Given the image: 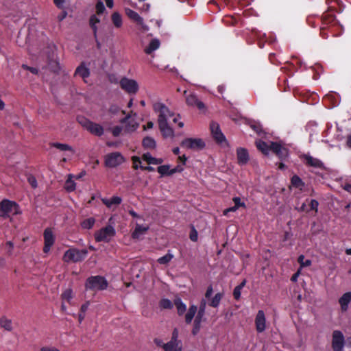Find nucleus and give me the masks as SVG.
Masks as SVG:
<instances>
[{
    "mask_svg": "<svg viewBox=\"0 0 351 351\" xmlns=\"http://www.w3.org/2000/svg\"><path fill=\"white\" fill-rule=\"evenodd\" d=\"M108 285V281L101 276H92L88 277L85 282L86 290L103 291L107 289Z\"/></svg>",
    "mask_w": 351,
    "mask_h": 351,
    "instance_id": "f257e3e1",
    "label": "nucleus"
},
{
    "mask_svg": "<svg viewBox=\"0 0 351 351\" xmlns=\"http://www.w3.org/2000/svg\"><path fill=\"white\" fill-rule=\"evenodd\" d=\"M19 213V206L14 202L7 199L0 202V217L6 219L10 214L17 215Z\"/></svg>",
    "mask_w": 351,
    "mask_h": 351,
    "instance_id": "f03ea898",
    "label": "nucleus"
},
{
    "mask_svg": "<svg viewBox=\"0 0 351 351\" xmlns=\"http://www.w3.org/2000/svg\"><path fill=\"white\" fill-rule=\"evenodd\" d=\"M87 254L88 250L86 249L70 248L65 252L63 259L65 262L72 261L77 263L84 260Z\"/></svg>",
    "mask_w": 351,
    "mask_h": 351,
    "instance_id": "7ed1b4c3",
    "label": "nucleus"
},
{
    "mask_svg": "<svg viewBox=\"0 0 351 351\" xmlns=\"http://www.w3.org/2000/svg\"><path fill=\"white\" fill-rule=\"evenodd\" d=\"M155 112L158 114V123H167L169 117L174 116V113L171 112L169 109L162 103L157 102L153 106Z\"/></svg>",
    "mask_w": 351,
    "mask_h": 351,
    "instance_id": "20e7f679",
    "label": "nucleus"
},
{
    "mask_svg": "<svg viewBox=\"0 0 351 351\" xmlns=\"http://www.w3.org/2000/svg\"><path fill=\"white\" fill-rule=\"evenodd\" d=\"M116 234L115 229L110 225L102 228L95 234V239L97 242H109L110 239Z\"/></svg>",
    "mask_w": 351,
    "mask_h": 351,
    "instance_id": "39448f33",
    "label": "nucleus"
},
{
    "mask_svg": "<svg viewBox=\"0 0 351 351\" xmlns=\"http://www.w3.org/2000/svg\"><path fill=\"white\" fill-rule=\"evenodd\" d=\"M345 338L341 331L335 330L332 332L331 346L332 351H343Z\"/></svg>",
    "mask_w": 351,
    "mask_h": 351,
    "instance_id": "423d86ee",
    "label": "nucleus"
},
{
    "mask_svg": "<svg viewBox=\"0 0 351 351\" xmlns=\"http://www.w3.org/2000/svg\"><path fill=\"white\" fill-rule=\"evenodd\" d=\"M119 84L121 88L128 94H136L138 91V84L134 80L123 77Z\"/></svg>",
    "mask_w": 351,
    "mask_h": 351,
    "instance_id": "0eeeda50",
    "label": "nucleus"
},
{
    "mask_svg": "<svg viewBox=\"0 0 351 351\" xmlns=\"http://www.w3.org/2000/svg\"><path fill=\"white\" fill-rule=\"evenodd\" d=\"M180 145L193 150H202L205 147V143L201 138H186L181 142Z\"/></svg>",
    "mask_w": 351,
    "mask_h": 351,
    "instance_id": "6e6552de",
    "label": "nucleus"
},
{
    "mask_svg": "<svg viewBox=\"0 0 351 351\" xmlns=\"http://www.w3.org/2000/svg\"><path fill=\"white\" fill-rule=\"evenodd\" d=\"M125 161L123 156L119 152H112L106 156L105 165L108 167H116Z\"/></svg>",
    "mask_w": 351,
    "mask_h": 351,
    "instance_id": "1a4fd4ad",
    "label": "nucleus"
},
{
    "mask_svg": "<svg viewBox=\"0 0 351 351\" xmlns=\"http://www.w3.org/2000/svg\"><path fill=\"white\" fill-rule=\"evenodd\" d=\"M300 159L304 164L308 167H314L316 169H324V162L317 158H314L309 154H304L300 156Z\"/></svg>",
    "mask_w": 351,
    "mask_h": 351,
    "instance_id": "9d476101",
    "label": "nucleus"
},
{
    "mask_svg": "<svg viewBox=\"0 0 351 351\" xmlns=\"http://www.w3.org/2000/svg\"><path fill=\"white\" fill-rule=\"evenodd\" d=\"M271 151L281 160H285L289 156V150L278 142L270 143Z\"/></svg>",
    "mask_w": 351,
    "mask_h": 351,
    "instance_id": "9b49d317",
    "label": "nucleus"
},
{
    "mask_svg": "<svg viewBox=\"0 0 351 351\" xmlns=\"http://www.w3.org/2000/svg\"><path fill=\"white\" fill-rule=\"evenodd\" d=\"M210 128L213 138L217 143H222L226 142V139L224 134L221 132L219 125L216 122H211Z\"/></svg>",
    "mask_w": 351,
    "mask_h": 351,
    "instance_id": "f8f14e48",
    "label": "nucleus"
},
{
    "mask_svg": "<svg viewBox=\"0 0 351 351\" xmlns=\"http://www.w3.org/2000/svg\"><path fill=\"white\" fill-rule=\"evenodd\" d=\"M178 330L177 328H175L172 332V336L171 340L165 343L162 346L165 351H171L176 348L182 347L181 342L178 339Z\"/></svg>",
    "mask_w": 351,
    "mask_h": 351,
    "instance_id": "ddd939ff",
    "label": "nucleus"
},
{
    "mask_svg": "<svg viewBox=\"0 0 351 351\" xmlns=\"http://www.w3.org/2000/svg\"><path fill=\"white\" fill-rule=\"evenodd\" d=\"M255 326L258 332H263L266 328V318L263 310H259L256 315Z\"/></svg>",
    "mask_w": 351,
    "mask_h": 351,
    "instance_id": "4468645a",
    "label": "nucleus"
},
{
    "mask_svg": "<svg viewBox=\"0 0 351 351\" xmlns=\"http://www.w3.org/2000/svg\"><path fill=\"white\" fill-rule=\"evenodd\" d=\"M237 163L242 166L246 165L249 160L250 156L248 151L245 148L239 147L237 149Z\"/></svg>",
    "mask_w": 351,
    "mask_h": 351,
    "instance_id": "2eb2a0df",
    "label": "nucleus"
},
{
    "mask_svg": "<svg viewBox=\"0 0 351 351\" xmlns=\"http://www.w3.org/2000/svg\"><path fill=\"white\" fill-rule=\"evenodd\" d=\"M186 102L189 106H196L199 110L205 108L204 104L199 101L195 94H190L186 96Z\"/></svg>",
    "mask_w": 351,
    "mask_h": 351,
    "instance_id": "dca6fc26",
    "label": "nucleus"
},
{
    "mask_svg": "<svg viewBox=\"0 0 351 351\" xmlns=\"http://www.w3.org/2000/svg\"><path fill=\"white\" fill-rule=\"evenodd\" d=\"M158 127L163 138H167L174 136L173 130L169 125L168 122L159 123Z\"/></svg>",
    "mask_w": 351,
    "mask_h": 351,
    "instance_id": "f3484780",
    "label": "nucleus"
},
{
    "mask_svg": "<svg viewBox=\"0 0 351 351\" xmlns=\"http://www.w3.org/2000/svg\"><path fill=\"white\" fill-rule=\"evenodd\" d=\"M351 302V292L348 291L343 294V295L339 299V303L341 306V310L342 312L347 311L348 308V304Z\"/></svg>",
    "mask_w": 351,
    "mask_h": 351,
    "instance_id": "a211bd4d",
    "label": "nucleus"
},
{
    "mask_svg": "<svg viewBox=\"0 0 351 351\" xmlns=\"http://www.w3.org/2000/svg\"><path fill=\"white\" fill-rule=\"evenodd\" d=\"M74 75L80 76L84 81H85V80L90 75V70L86 66L84 62H82L76 68Z\"/></svg>",
    "mask_w": 351,
    "mask_h": 351,
    "instance_id": "6ab92c4d",
    "label": "nucleus"
},
{
    "mask_svg": "<svg viewBox=\"0 0 351 351\" xmlns=\"http://www.w3.org/2000/svg\"><path fill=\"white\" fill-rule=\"evenodd\" d=\"M101 202L108 208H111L112 206H119L122 202V198L119 196H113L110 199L101 198Z\"/></svg>",
    "mask_w": 351,
    "mask_h": 351,
    "instance_id": "aec40b11",
    "label": "nucleus"
},
{
    "mask_svg": "<svg viewBox=\"0 0 351 351\" xmlns=\"http://www.w3.org/2000/svg\"><path fill=\"white\" fill-rule=\"evenodd\" d=\"M87 130L92 134L97 136H101L104 134V129L99 123L93 122L91 125L88 127Z\"/></svg>",
    "mask_w": 351,
    "mask_h": 351,
    "instance_id": "412c9836",
    "label": "nucleus"
},
{
    "mask_svg": "<svg viewBox=\"0 0 351 351\" xmlns=\"http://www.w3.org/2000/svg\"><path fill=\"white\" fill-rule=\"evenodd\" d=\"M125 14L131 20L136 23L138 25H143V19L135 11L130 8L125 9Z\"/></svg>",
    "mask_w": 351,
    "mask_h": 351,
    "instance_id": "4be33fe9",
    "label": "nucleus"
},
{
    "mask_svg": "<svg viewBox=\"0 0 351 351\" xmlns=\"http://www.w3.org/2000/svg\"><path fill=\"white\" fill-rule=\"evenodd\" d=\"M324 101H328L330 103L328 108H333L339 105L340 99L339 95L335 93L328 94L324 96Z\"/></svg>",
    "mask_w": 351,
    "mask_h": 351,
    "instance_id": "5701e85b",
    "label": "nucleus"
},
{
    "mask_svg": "<svg viewBox=\"0 0 351 351\" xmlns=\"http://www.w3.org/2000/svg\"><path fill=\"white\" fill-rule=\"evenodd\" d=\"M255 145L258 150L265 156H267L269 151H271L270 145H268L266 142L262 140H256Z\"/></svg>",
    "mask_w": 351,
    "mask_h": 351,
    "instance_id": "b1692460",
    "label": "nucleus"
},
{
    "mask_svg": "<svg viewBox=\"0 0 351 351\" xmlns=\"http://www.w3.org/2000/svg\"><path fill=\"white\" fill-rule=\"evenodd\" d=\"M160 45V40L158 38H153L151 40L148 46L144 49V51L146 54H151L153 51L158 49Z\"/></svg>",
    "mask_w": 351,
    "mask_h": 351,
    "instance_id": "393cba45",
    "label": "nucleus"
},
{
    "mask_svg": "<svg viewBox=\"0 0 351 351\" xmlns=\"http://www.w3.org/2000/svg\"><path fill=\"white\" fill-rule=\"evenodd\" d=\"M100 23V19L95 15L93 14L89 19V25L93 30L94 38H97V24Z\"/></svg>",
    "mask_w": 351,
    "mask_h": 351,
    "instance_id": "a878e982",
    "label": "nucleus"
},
{
    "mask_svg": "<svg viewBox=\"0 0 351 351\" xmlns=\"http://www.w3.org/2000/svg\"><path fill=\"white\" fill-rule=\"evenodd\" d=\"M318 20L322 21L323 27H322L320 29L321 31H322L326 28L325 25H328L334 22L335 20V16L334 14L327 13L324 14L320 19H318Z\"/></svg>",
    "mask_w": 351,
    "mask_h": 351,
    "instance_id": "bb28decb",
    "label": "nucleus"
},
{
    "mask_svg": "<svg viewBox=\"0 0 351 351\" xmlns=\"http://www.w3.org/2000/svg\"><path fill=\"white\" fill-rule=\"evenodd\" d=\"M197 311V307L195 305H191L188 311L185 314V322L187 324H189L191 323L193 317H195V315L196 314Z\"/></svg>",
    "mask_w": 351,
    "mask_h": 351,
    "instance_id": "cd10ccee",
    "label": "nucleus"
},
{
    "mask_svg": "<svg viewBox=\"0 0 351 351\" xmlns=\"http://www.w3.org/2000/svg\"><path fill=\"white\" fill-rule=\"evenodd\" d=\"M174 305L177 308L178 315H183L186 311V306L180 298H177L174 300Z\"/></svg>",
    "mask_w": 351,
    "mask_h": 351,
    "instance_id": "c85d7f7f",
    "label": "nucleus"
},
{
    "mask_svg": "<svg viewBox=\"0 0 351 351\" xmlns=\"http://www.w3.org/2000/svg\"><path fill=\"white\" fill-rule=\"evenodd\" d=\"M142 158L149 165H159L161 164L163 161L161 158L152 157L149 152L143 154Z\"/></svg>",
    "mask_w": 351,
    "mask_h": 351,
    "instance_id": "c756f323",
    "label": "nucleus"
},
{
    "mask_svg": "<svg viewBox=\"0 0 351 351\" xmlns=\"http://www.w3.org/2000/svg\"><path fill=\"white\" fill-rule=\"evenodd\" d=\"M43 237L45 243L53 245L55 237L51 228H47L44 230Z\"/></svg>",
    "mask_w": 351,
    "mask_h": 351,
    "instance_id": "7c9ffc66",
    "label": "nucleus"
},
{
    "mask_svg": "<svg viewBox=\"0 0 351 351\" xmlns=\"http://www.w3.org/2000/svg\"><path fill=\"white\" fill-rule=\"evenodd\" d=\"M291 184L293 187L300 190H302L305 185L304 182L298 175H294L291 177Z\"/></svg>",
    "mask_w": 351,
    "mask_h": 351,
    "instance_id": "2f4dec72",
    "label": "nucleus"
},
{
    "mask_svg": "<svg viewBox=\"0 0 351 351\" xmlns=\"http://www.w3.org/2000/svg\"><path fill=\"white\" fill-rule=\"evenodd\" d=\"M142 145L145 149H153L156 146L155 140L149 136H146L143 139Z\"/></svg>",
    "mask_w": 351,
    "mask_h": 351,
    "instance_id": "473e14b6",
    "label": "nucleus"
},
{
    "mask_svg": "<svg viewBox=\"0 0 351 351\" xmlns=\"http://www.w3.org/2000/svg\"><path fill=\"white\" fill-rule=\"evenodd\" d=\"M50 146L60 149V151H69L71 154L74 153V150L71 146L68 144L60 143H51Z\"/></svg>",
    "mask_w": 351,
    "mask_h": 351,
    "instance_id": "72a5a7b5",
    "label": "nucleus"
},
{
    "mask_svg": "<svg viewBox=\"0 0 351 351\" xmlns=\"http://www.w3.org/2000/svg\"><path fill=\"white\" fill-rule=\"evenodd\" d=\"M206 307V302L205 299H202L200 301L199 306L198 308V311H197V315L195 317V319L200 320L202 321L203 316L205 314Z\"/></svg>",
    "mask_w": 351,
    "mask_h": 351,
    "instance_id": "f704fd0d",
    "label": "nucleus"
},
{
    "mask_svg": "<svg viewBox=\"0 0 351 351\" xmlns=\"http://www.w3.org/2000/svg\"><path fill=\"white\" fill-rule=\"evenodd\" d=\"M149 229L148 226L144 227L141 225L136 224L134 232H132V237L134 239H138L140 235L145 233Z\"/></svg>",
    "mask_w": 351,
    "mask_h": 351,
    "instance_id": "c9c22d12",
    "label": "nucleus"
},
{
    "mask_svg": "<svg viewBox=\"0 0 351 351\" xmlns=\"http://www.w3.org/2000/svg\"><path fill=\"white\" fill-rule=\"evenodd\" d=\"M223 296V293H217L215 295V296L210 300L208 302V305L213 308H217L219 306L220 302Z\"/></svg>",
    "mask_w": 351,
    "mask_h": 351,
    "instance_id": "e433bc0d",
    "label": "nucleus"
},
{
    "mask_svg": "<svg viewBox=\"0 0 351 351\" xmlns=\"http://www.w3.org/2000/svg\"><path fill=\"white\" fill-rule=\"evenodd\" d=\"M0 326L8 331H11L12 330V321L6 317L3 316L0 318Z\"/></svg>",
    "mask_w": 351,
    "mask_h": 351,
    "instance_id": "4c0bfd02",
    "label": "nucleus"
},
{
    "mask_svg": "<svg viewBox=\"0 0 351 351\" xmlns=\"http://www.w3.org/2000/svg\"><path fill=\"white\" fill-rule=\"evenodd\" d=\"M111 19L114 25L119 28L122 25V17L119 12H114L111 16Z\"/></svg>",
    "mask_w": 351,
    "mask_h": 351,
    "instance_id": "58836bf2",
    "label": "nucleus"
},
{
    "mask_svg": "<svg viewBox=\"0 0 351 351\" xmlns=\"http://www.w3.org/2000/svg\"><path fill=\"white\" fill-rule=\"evenodd\" d=\"M95 223V219L93 217H89L83 220L81 222V226L84 229H91Z\"/></svg>",
    "mask_w": 351,
    "mask_h": 351,
    "instance_id": "ea45409f",
    "label": "nucleus"
},
{
    "mask_svg": "<svg viewBox=\"0 0 351 351\" xmlns=\"http://www.w3.org/2000/svg\"><path fill=\"white\" fill-rule=\"evenodd\" d=\"M173 255L169 252L165 256L160 257L157 260V261L159 264L167 265L173 259Z\"/></svg>",
    "mask_w": 351,
    "mask_h": 351,
    "instance_id": "a19ab883",
    "label": "nucleus"
},
{
    "mask_svg": "<svg viewBox=\"0 0 351 351\" xmlns=\"http://www.w3.org/2000/svg\"><path fill=\"white\" fill-rule=\"evenodd\" d=\"M157 171L162 176L170 175V166L168 165H160L157 168Z\"/></svg>",
    "mask_w": 351,
    "mask_h": 351,
    "instance_id": "79ce46f5",
    "label": "nucleus"
},
{
    "mask_svg": "<svg viewBox=\"0 0 351 351\" xmlns=\"http://www.w3.org/2000/svg\"><path fill=\"white\" fill-rule=\"evenodd\" d=\"M160 306L163 309H171L173 308V303L167 298H163L160 301Z\"/></svg>",
    "mask_w": 351,
    "mask_h": 351,
    "instance_id": "37998d69",
    "label": "nucleus"
},
{
    "mask_svg": "<svg viewBox=\"0 0 351 351\" xmlns=\"http://www.w3.org/2000/svg\"><path fill=\"white\" fill-rule=\"evenodd\" d=\"M61 298L63 300H65L68 302H70V300L73 298V291L71 289H67L65 291H64L61 295Z\"/></svg>",
    "mask_w": 351,
    "mask_h": 351,
    "instance_id": "c03bdc74",
    "label": "nucleus"
},
{
    "mask_svg": "<svg viewBox=\"0 0 351 351\" xmlns=\"http://www.w3.org/2000/svg\"><path fill=\"white\" fill-rule=\"evenodd\" d=\"M138 128V124L134 121H129L126 124L125 127V131L126 132H134Z\"/></svg>",
    "mask_w": 351,
    "mask_h": 351,
    "instance_id": "a18cd8bd",
    "label": "nucleus"
},
{
    "mask_svg": "<svg viewBox=\"0 0 351 351\" xmlns=\"http://www.w3.org/2000/svg\"><path fill=\"white\" fill-rule=\"evenodd\" d=\"M77 121L79 122V123L86 130L88 129V127L91 125V123H93V121H91L90 120L85 118V117H79L77 119Z\"/></svg>",
    "mask_w": 351,
    "mask_h": 351,
    "instance_id": "49530a36",
    "label": "nucleus"
},
{
    "mask_svg": "<svg viewBox=\"0 0 351 351\" xmlns=\"http://www.w3.org/2000/svg\"><path fill=\"white\" fill-rule=\"evenodd\" d=\"M232 202L237 208H239L240 207H242L243 208H246L245 203L244 202H241V199L239 197H234L232 198Z\"/></svg>",
    "mask_w": 351,
    "mask_h": 351,
    "instance_id": "de8ad7c7",
    "label": "nucleus"
},
{
    "mask_svg": "<svg viewBox=\"0 0 351 351\" xmlns=\"http://www.w3.org/2000/svg\"><path fill=\"white\" fill-rule=\"evenodd\" d=\"M75 185L76 184L74 181L71 180V179H68L66 181L65 189L67 191L71 192L75 189Z\"/></svg>",
    "mask_w": 351,
    "mask_h": 351,
    "instance_id": "09e8293b",
    "label": "nucleus"
},
{
    "mask_svg": "<svg viewBox=\"0 0 351 351\" xmlns=\"http://www.w3.org/2000/svg\"><path fill=\"white\" fill-rule=\"evenodd\" d=\"M201 322H202V321H200V320H197V319L194 320L193 327L192 329V334L193 335H196L199 332L200 328H201Z\"/></svg>",
    "mask_w": 351,
    "mask_h": 351,
    "instance_id": "8fccbe9b",
    "label": "nucleus"
},
{
    "mask_svg": "<svg viewBox=\"0 0 351 351\" xmlns=\"http://www.w3.org/2000/svg\"><path fill=\"white\" fill-rule=\"evenodd\" d=\"M189 239L193 242H196L198 239V233L194 226L191 228Z\"/></svg>",
    "mask_w": 351,
    "mask_h": 351,
    "instance_id": "3c124183",
    "label": "nucleus"
},
{
    "mask_svg": "<svg viewBox=\"0 0 351 351\" xmlns=\"http://www.w3.org/2000/svg\"><path fill=\"white\" fill-rule=\"evenodd\" d=\"M308 206H310V208L308 209L310 210H315V212L317 213L318 211V206L319 203L316 199H311L308 201Z\"/></svg>",
    "mask_w": 351,
    "mask_h": 351,
    "instance_id": "603ef678",
    "label": "nucleus"
},
{
    "mask_svg": "<svg viewBox=\"0 0 351 351\" xmlns=\"http://www.w3.org/2000/svg\"><path fill=\"white\" fill-rule=\"evenodd\" d=\"M123 130V127L120 125L114 126L111 129L112 134L114 137H118Z\"/></svg>",
    "mask_w": 351,
    "mask_h": 351,
    "instance_id": "864d4df0",
    "label": "nucleus"
},
{
    "mask_svg": "<svg viewBox=\"0 0 351 351\" xmlns=\"http://www.w3.org/2000/svg\"><path fill=\"white\" fill-rule=\"evenodd\" d=\"M95 8H96L97 14H98V15L103 14V12L106 10L105 6L101 1H98L96 3Z\"/></svg>",
    "mask_w": 351,
    "mask_h": 351,
    "instance_id": "5fc2aeb1",
    "label": "nucleus"
},
{
    "mask_svg": "<svg viewBox=\"0 0 351 351\" xmlns=\"http://www.w3.org/2000/svg\"><path fill=\"white\" fill-rule=\"evenodd\" d=\"M304 258V256L303 255H300L298 257V262L300 264L301 267H308L311 265V261L309 259H307L305 261V262H303V260Z\"/></svg>",
    "mask_w": 351,
    "mask_h": 351,
    "instance_id": "6e6d98bb",
    "label": "nucleus"
},
{
    "mask_svg": "<svg viewBox=\"0 0 351 351\" xmlns=\"http://www.w3.org/2000/svg\"><path fill=\"white\" fill-rule=\"evenodd\" d=\"M251 128L258 135L263 132V129L259 123H252L250 125Z\"/></svg>",
    "mask_w": 351,
    "mask_h": 351,
    "instance_id": "4d7b16f0",
    "label": "nucleus"
},
{
    "mask_svg": "<svg viewBox=\"0 0 351 351\" xmlns=\"http://www.w3.org/2000/svg\"><path fill=\"white\" fill-rule=\"evenodd\" d=\"M27 181L33 189H36L38 186L37 180L34 176H29Z\"/></svg>",
    "mask_w": 351,
    "mask_h": 351,
    "instance_id": "13d9d810",
    "label": "nucleus"
},
{
    "mask_svg": "<svg viewBox=\"0 0 351 351\" xmlns=\"http://www.w3.org/2000/svg\"><path fill=\"white\" fill-rule=\"evenodd\" d=\"M132 160L133 162V168L134 169H138V168H140V166L138 165V164H141V161L138 156H132Z\"/></svg>",
    "mask_w": 351,
    "mask_h": 351,
    "instance_id": "bf43d9fd",
    "label": "nucleus"
},
{
    "mask_svg": "<svg viewBox=\"0 0 351 351\" xmlns=\"http://www.w3.org/2000/svg\"><path fill=\"white\" fill-rule=\"evenodd\" d=\"M241 289L237 286L234 287L233 290V296L236 300H239L241 298Z\"/></svg>",
    "mask_w": 351,
    "mask_h": 351,
    "instance_id": "052dcab7",
    "label": "nucleus"
},
{
    "mask_svg": "<svg viewBox=\"0 0 351 351\" xmlns=\"http://www.w3.org/2000/svg\"><path fill=\"white\" fill-rule=\"evenodd\" d=\"M22 67L24 69L30 71L33 74H38V70L36 68L29 66L25 64H23Z\"/></svg>",
    "mask_w": 351,
    "mask_h": 351,
    "instance_id": "680f3d73",
    "label": "nucleus"
},
{
    "mask_svg": "<svg viewBox=\"0 0 351 351\" xmlns=\"http://www.w3.org/2000/svg\"><path fill=\"white\" fill-rule=\"evenodd\" d=\"M309 199H306V202H304L300 208H298V210L300 212H306L308 213L309 210L307 208V204L306 202H308Z\"/></svg>",
    "mask_w": 351,
    "mask_h": 351,
    "instance_id": "e2e57ef3",
    "label": "nucleus"
},
{
    "mask_svg": "<svg viewBox=\"0 0 351 351\" xmlns=\"http://www.w3.org/2000/svg\"><path fill=\"white\" fill-rule=\"evenodd\" d=\"M119 108L116 105H111L109 108V112L112 114H116L119 112Z\"/></svg>",
    "mask_w": 351,
    "mask_h": 351,
    "instance_id": "0e129e2a",
    "label": "nucleus"
},
{
    "mask_svg": "<svg viewBox=\"0 0 351 351\" xmlns=\"http://www.w3.org/2000/svg\"><path fill=\"white\" fill-rule=\"evenodd\" d=\"M179 119H180V114H176L173 118V122L176 123H178V125L179 128H182L184 126V123L182 122V121H178Z\"/></svg>",
    "mask_w": 351,
    "mask_h": 351,
    "instance_id": "69168bd1",
    "label": "nucleus"
},
{
    "mask_svg": "<svg viewBox=\"0 0 351 351\" xmlns=\"http://www.w3.org/2000/svg\"><path fill=\"white\" fill-rule=\"evenodd\" d=\"M40 351H59V349L53 346H43L40 348Z\"/></svg>",
    "mask_w": 351,
    "mask_h": 351,
    "instance_id": "338daca9",
    "label": "nucleus"
},
{
    "mask_svg": "<svg viewBox=\"0 0 351 351\" xmlns=\"http://www.w3.org/2000/svg\"><path fill=\"white\" fill-rule=\"evenodd\" d=\"M89 304H90V302L88 301L86 302L85 303H84L81 307H80V313H86V311L88 310V306H89Z\"/></svg>",
    "mask_w": 351,
    "mask_h": 351,
    "instance_id": "774afa93",
    "label": "nucleus"
}]
</instances>
